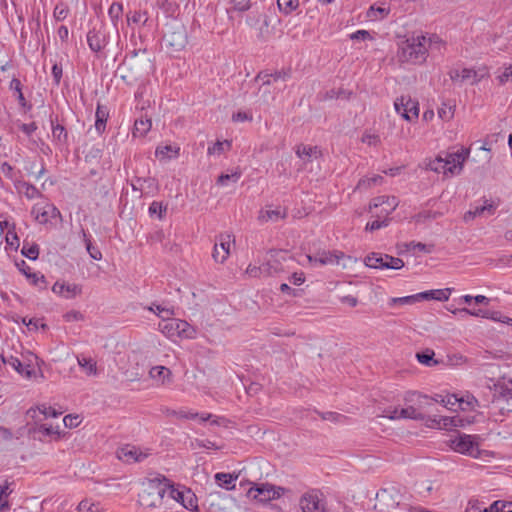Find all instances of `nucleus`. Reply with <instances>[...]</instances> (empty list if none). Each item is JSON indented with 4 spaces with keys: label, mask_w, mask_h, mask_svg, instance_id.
I'll list each match as a JSON object with an SVG mask.
<instances>
[{
    "label": "nucleus",
    "mask_w": 512,
    "mask_h": 512,
    "mask_svg": "<svg viewBox=\"0 0 512 512\" xmlns=\"http://www.w3.org/2000/svg\"><path fill=\"white\" fill-rule=\"evenodd\" d=\"M221 503H217V508L213 512H230L233 501L227 497H218Z\"/></svg>",
    "instance_id": "56"
},
{
    "label": "nucleus",
    "mask_w": 512,
    "mask_h": 512,
    "mask_svg": "<svg viewBox=\"0 0 512 512\" xmlns=\"http://www.w3.org/2000/svg\"><path fill=\"white\" fill-rule=\"evenodd\" d=\"M434 352L432 350H426L422 353H417L416 358L419 361V363L426 365V366H434L438 364V361L433 359Z\"/></svg>",
    "instance_id": "44"
},
{
    "label": "nucleus",
    "mask_w": 512,
    "mask_h": 512,
    "mask_svg": "<svg viewBox=\"0 0 512 512\" xmlns=\"http://www.w3.org/2000/svg\"><path fill=\"white\" fill-rule=\"evenodd\" d=\"M123 12V5L118 2H114L108 9V14L114 24L120 19Z\"/></svg>",
    "instance_id": "51"
},
{
    "label": "nucleus",
    "mask_w": 512,
    "mask_h": 512,
    "mask_svg": "<svg viewBox=\"0 0 512 512\" xmlns=\"http://www.w3.org/2000/svg\"><path fill=\"white\" fill-rule=\"evenodd\" d=\"M439 422L440 429H451L458 427L461 423V419L459 417L439 416Z\"/></svg>",
    "instance_id": "46"
},
{
    "label": "nucleus",
    "mask_w": 512,
    "mask_h": 512,
    "mask_svg": "<svg viewBox=\"0 0 512 512\" xmlns=\"http://www.w3.org/2000/svg\"><path fill=\"white\" fill-rule=\"evenodd\" d=\"M460 311L461 312H465V313H467V314H469L471 316L487 318V319H493V320H498L497 315L499 314L498 312H490V311L483 310V309H467V308H463Z\"/></svg>",
    "instance_id": "41"
},
{
    "label": "nucleus",
    "mask_w": 512,
    "mask_h": 512,
    "mask_svg": "<svg viewBox=\"0 0 512 512\" xmlns=\"http://www.w3.org/2000/svg\"><path fill=\"white\" fill-rule=\"evenodd\" d=\"M159 330L170 339L176 337L193 339L196 336V329L187 321L171 317L159 323Z\"/></svg>",
    "instance_id": "4"
},
{
    "label": "nucleus",
    "mask_w": 512,
    "mask_h": 512,
    "mask_svg": "<svg viewBox=\"0 0 512 512\" xmlns=\"http://www.w3.org/2000/svg\"><path fill=\"white\" fill-rule=\"evenodd\" d=\"M399 204L398 199L395 196H378L372 199L370 203V211L374 209H378L381 207V210L375 212V216L377 218H385L388 219V216L397 208Z\"/></svg>",
    "instance_id": "12"
},
{
    "label": "nucleus",
    "mask_w": 512,
    "mask_h": 512,
    "mask_svg": "<svg viewBox=\"0 0 512 512\" xmlns=\"http://www.w3.org/2000/svg\"><path fill=\"white\" fill-rule=\"evenodd\" d=\"M232 148V140L230 139H217L212 145L208 146V155L220 156L221 154L230 151Z\"/></svg>",
    "instance_id": "29"
},
{
    "label": "nucleus",
    "mask_w": 512,
    "mask_h": 512,
    "mask_svg": "<svg viewBox=\"0 0 512 512\" xmlns=\"http://www.w3.org/2000/svg\"><path fill=\"white\" fill-rule=\"evenodd\" d=\"M5 239H6V243L10 247L17 248L19 246V239H18V236H17V233H16V229H14L13 227H12L11 230H8L6 232Z\"/></svg>",
    "instance_id": "60"
},
{
    "label": "nucleus",
    "mask_w": 512,
    "mask_h": 512,
    "mask_svg": "<svg viewBox=\"0 0 512 512\" xmlns=\"http://www.w3.org/2000/svg\"><path fill=\"white\" fill-rule=\"evenodd\" d=\"M214 477L215 481L220 487H223L227 490L233 489L235 487L237 476H233L230 473H216Z\"/></svg>",
    "instance_id": "34"
},
{
    "label": "nucleus",
    "mask_w": 512,
    "mask_h": 512,
    "mask_svg": "<svg viewBox=\"0 0 512 512\" xmlns=\"http://www.w3.org/2000/svg\"><path fill=\"white\" fill-rule=\"evenodd\" d=\"M147 19H148L147 13L143 12L141 10L134 11L127 16L128 23H134V24H144V23H146Z\"/></svg>",
    "instance_id": "53"
},
{
    "label": "nucleus",
    "mask_w": 512,
    "mask_h": 512,
    "mask_svg": "<svg viewBox=\"0 0 512 512\" xmlns=\"http://www.w3.org/2000/svg\"><path fill=\"white\" fill-rule=\"evenodd\" d=\"M279 78H280V76L278 74H274V75H270V74L262 75V74H259L257 76V80L262 81V85L260 86L259 90L262 91L263 93L268 92L269 86L273 82L277 81Z\"/></svg>",
    "instance_id": "43"
},
{
    "label": "nucleus",
    "mask_w": 512,
    "mask_h": 512,
    "mask_svg": "<svg viewBox=\"0 0 512 512\" xmlns=\"http://www.w3.org/2000/svg\"><path fill=\"white\" fill-rule=\"evenodd\" d=\"M107 117H108V113H107L106 109L101 106H98L97 110H96V122H95L96 128L105 126Z\"/></svg>",
    "instance_id": "54"
},
{
    "label": "nucleus",
    "mask_w": 512,
    "mask_h": 512,
    "mask_svg": "<svg viewBox=\"0 0 512 512\" xmlns=\"http://www.w3.org/2000/svg\"><path fill=\"white\" fill-rule=\"evenodd\" d=\"M450 294L451 290L449 288H446L421 292L418 293V296H420V300L434 299L438 301H447L450 297Z\"/></svg>",
    "instance_id": "30"
},
{
    "label": "nucleus",
    "mask_w": 512,
    "mask_h": 512,
    "mask_svg": "<svg viewBox=\"0 0 512 512\" xmlns=\"http://www.w3.org/2000/svg\"><path fill=\"white\" fill-rule=\"evenodd\" d=\"M148 310L155 313L157 316L162 317L163 321L167 320L168 317L174 315V311L167 307H162L161 305L152 304L148 307Z\"/></svg>",
    "instance_id": "45"
},
{
    "label": "nucleus",
    "mask_w": 512,
    "mask_h": 512,
    "mask_svg": "<svg viewBox=\"0 0 512 512\" xmlns=\"http://www.w3.org/2000/svg\"><path fill=\"white\" fill-rule=\"evenodd\" d=\"M52 291L66 299H72L81 294L82 288L78 284H66L64 282L57 281L54 283Z\"/></svg>",
    "instance_id": "18"
},
{
    "label": "nucleus",
    "mask_w": 512,
    "mask_h": 512,
    "mask_svg": "<svg viewBox=\"0 0 512 512\" xmlns=\"http://www.w3.org/2000/svg\"><path fill=\"white\" fill-rule=\"evenodd\" d=\"M241 177V172L236 170L231 174H221L218 177V184L225 185L227 181L232 180L233 182H237Z\"/></svg>",
    "instance_id": "59"
},
{
    "label": "nucleus",
    "mask_w": 512,
    "mask_h": 512,
    "mask_svg": "<svg viewBox=\"0 0 512 512\" xmlns=\"http://www.w3.org/2000/svg\"><path fill=\"white\" fill-rule=\"evenodd\" d=\"M470 150L459 147L445 153V156H437L426 163V168L446 177L455 176L461 173L463 165L469 156Z\"/></svg>",
    "instance_id": "2"
},
{
    "label": "nucleus",
    "mask_w": 512,
    "mask_h": 512,
    "mask_svg": "<svg viewBox=\"0 0 512 512\" xmlns=\"http://www.w3.org/2000/svg\"><path fill=\"white\" fill-rule=\"evenodd\" d=\"M233 9L236 11H246L251 7V0H229Z\"/></svg>",
    "instance_id": "61"
},
{
    "label": "nucleus",
    "mask_w": 512,
    "mask_h": 512,
    "mask_svg": "<svg viewBox=\"0 0 512 512\" xmlns=\"http://www.w3.org/2000/svg\"><path fill=\"white\" fill-rule=\"evenodd\" d=\"M161 481H156V477L149 481L148 489L139 495V503L148 508L157 507L161 504L162 499L166 495V488Z\"/></svg>",
    "instance_id": "6"
},
{
    "label": "nucleus",
    "mask_w": 512,
    "mask_h": 512,
    "mask_svg": "<svg viewBox=\"0 0 512 512\" xmlns=\"http://www.w3.org/2000/svg\"><path fill=\"white\" fill-rule=\"evenodd\" d=\"M234 238L230 234H220L214 245L212 257L217 263H224L230 255L231 243Z\"/></svg>",
    "instance_id": "14"
},
{
    "label": "nucleus",
    "mask_w": 512,
    "mask_h": 512,
    "mask_svg": "<svg viewBox=\"0 0 512 512\" xmlns=\"http://www.w3.org/2000/svg\"><path fill=\"white\" fill-rule=\"evenodd\" d=\"M458 396L455 394L441 397V404L449 410H455V406L458 405Z\"/></svg>",
    "instance_id": "55"
},
{
    "label": "nucleus",
    "mask_w": 512,
    "mask_h": 512,
    "mask_svg": "<svg viewBox=\"0 0 512 512\" xmlns=\"http://www.w3.org/2000/svg\"><path fill=\"white\" fill-rule=\"evenodd\" d=\"M295 152L299 158L306 162L311 161L312 158H317L320 155V151L316 146L304 144L298 145Z\"/></svg>",
    "instance_id": "31"
},
{
    "label": "nucleus",
    "mask_w": 512,
    "mask_h": 512,
    "mask_svg": "<svg viewBox=\"0 0 512 512\" xmlns=\"http://www.w3.org/2000/svg\"><path fill=\"white\" fill-rule=\"evenodd\" d=\"M278 271V263L276 261H274V263L268 261L267 263H264L259 267L249 265L246 269V273L250 277L270 276L277 273Z\"/></svg>",
    "instance_id": "19"
},
{
    "label": "nucleus",
    "mask_w": 512,
    "mask_h": 512,
    "mask_svg": "<svg viewBox=\"0 0 512 512\" xmlns=\"http://www.w3.org/2000/svg\"><path fill=\"white\" fill-rule=\"evenodd\" d=\"M277 6L281 13L291 14L299 6V0H277Z\"/></svg>",
    "instance_id": "38"
},
{
    "label": "nucleus",
    "mask_w": 512,
    "mask_h": 512,
    "mask_svg": "<svg viewBox=\"0 0 512 512\" xmlns=\"http://www.w3.org/2000/svg\"><path fill=\"white\" fill-rule=\"evenodd\" d=\"M429 40L423 34H413L397 44V60L401 64L421 65L428 56Z\"/></svg>",
    "instance_id": "1"
},
{
    "label": "nucleus",
    "mask_w": 512,
    "mask_h": 512,
    "mask_svg": "<svg viewBox=\"0 0 512 512\" xmlns=\"http://www.w3.org/2000/svg\"><path fill=\"white\" fill-rule=\"evenodd\" d=\"M394 108L396 113L409 123L419 117V102L408 94L397 97L394 101Z\"/></svg>",
    "instance_id": "7"
},
{
    "label": "nucleus",
    "mask_w": 512,
    "mask_h": 512,
    "mask_svg": "<svg viewBox=\"0 0 512 512\" xmlns=\"http://www.w3.org/2000/svg\"><path fill=\"white\" fill-rule=\"evenodd\" d=\"M478 439V436L459 434L449 439L448 445L454 452L478 459L485 453L479 448Z\"/></svg>",
    "instance_id": "3"
},
{
    "label": "nucleus",
    "mask_w": 512,
    "mask_h": 512,
    "mask_svg": "<svg viewBox=\"0 0 512 512\" xmlns=\"http://www.w3.org/2000/svg\"><path fill=\"white\" fill-rule=\"evenodd\" d=\"M23 266L24 267L21 269V271L31 281L33 285L37 286L45 283V278L43 275L33 272L32 269L29 266H27L24 261Z\"/></svg>",
    "instance_id": "40"
},
{
    "label": "nucleus",
    "mask_w": 512,
    "mask_h": 512,
    "mask_svg": "<svg viewBox=\"0 0 512 512\" xmlns=\"http://www.w3.org/2000/svg\"><path fill=\"white\" fill-rule=\"evenodd\" d=\"M450 78L454 82L460 83L469 81L473 84L480 81V77L478 76L477 72L470 68L454 69L450 72Z\"/></svg>",
    "instance_id": "22"
},
{
    "label": "nucleus",
    "mask_w": 512,
    "mask_h": 512,
    "mask_svg": "<svg viewBox=\"0 0 512 512\" xmlns=\"http://www.w3.org/2000/svg\"><path fill=\"white\" fill-rule=\"evenodd\" d=\"M156 481H161L166 488V495L181 503L186 509L193 510L197 507L195 495L189 489L176 487L174 483L165 476H156Z\"/></svg>",
    "instance_id": "5"
},
{
    "label": "nucleus",
    "mask_w": 512,
    "mask_h": 512,
    "mask_svg": "<svg viewBox=\"0 0 512 512\" xmlns=\"http://www.w3.org/2000/svg\"><path fill=\"white\" fill-rule=\"evenodd\" d=\"M402 501V494L395 486L381 488L376 494V506L383 512L397 508Z\"/></svg>",
    "instance_id": "8"
},
{
    "label": "nucleus",
    "mask_w": 512,
    "mask_h": 512,
    "mask_svg": "<svg viewBox=\"0 0 512 512\" xmlns=\"http://www.w3.org/2000/svg\"><path fill=\"white\" fill-rule=\"evenodd\" d=\"M149 378L152 379L156 386H167L173 381V375L169 368L165 366H153L149 370Z\"/></svg>",
    "instance_id": "17"
},
{
    "label": "nucleus",
    "mask_w": 512,
    "mask_h": 512,
    "mask_svg": "<svg viewBox=\"0 0 512 512\" xmlns=\"http://www.w3.org/2000/svg\"><path fill=\"white\" fill-rule=\"evenodd\" d=\"M418 300H420V296H418V293H417L415 295H410V296L391 298L389 301V305L393 306L396 304H399V305L413 304Z\"/></svg>",
    "instance_id": "48"
},
{
    "label": "nucleus",
    "mask_w": 512,
    "mask_h": 512,
    "mask_svg": "<svg viewBox=\"0 0 512 512\" xmlns=\"http://www.w3.org/2000/svg\"><path fill=\"white\" fill-rule=\"evenodd\" d=\"M87 42L89 44V47L95 52L100 51L102 49V44L95 33H88Z\"/></svg>",
    "instance_id": "62"
},
{
    "label": "nucleus",
    "mask_w": 512,
    "mask_h": 512,
    "mask_svg": "<svg viewBox=\"0 0 512 512\" xmlns=\"http://www.w3.org/2000/svg\"><path fill=\"white\" fill-rule=\"evenodd\" d=\"M166 210L167 206L163 205L162 202L158 201H153L149 206V214L151 216L157 214L159 219H162L164 217Z\"/></svg>",
    "instance_id": "52"
},
{
    "label": "nucleus",
    "mask_w": 512,
    "mask_h": 512,
    "mask_svg": "<svg viewBox=\"0 0 512 512\" xmlns=\"http://www.w3.org/2000/svg\"><path fill=\"white\" fill-rule=\"evenodd\" d=\"M497 80L500 84L512 82V62L505 63L498 71Z\"/></svg>",
    "instance_id": "37"
},
{
    "label": "nucleus",
    "mask_w": 512,
    "mask_h": 512,
    "mask_svg": "<svg viewBox=\"0 0 512 512\" xmlns=\"http://www.w3.org/2000/svg\"><path fill=\"white\" fill-rule=\"evenodd\" d=\"M135 128L139 127H146L151 128L152 127V119L147 113H141L139 117L135 119L134 123Z\"/></svg>",
    "instance_id": "57"
},
{
    "label": "nucleus",
    "mask_w": 512,
    "mask_h": 512,
    "mask_svg": "<svg viewBox=\"0 0 512 512\" xmlns=\"http://www.w3.org/2000/svg\"><path fill=\"white\" fill-rule=\"evenodd\" d=\"M285 489L270 483L254 484L249 488L247 495L259 502H269L280 498Z\"/></svg>",
    "instance_id": "9"
},
{
    "label": "nucleus",
    "mask_w": 512,
    "mask_h": 512,
    "mask_svg": "<svg viewBox=\"0 0 512 512\" xmlns=\"http://www.w3.org/2000/svg\"><path fill=\"white\" fill-rule=\"evenodd\" d=\"M364 264L369 268L384 269V254L373 252L365 257Z\"/></svg>",
    "instance_id": "35"
},
{
    "label": "nucleus",
    "mask_w": 512,
    "mask_h": 512,
    "mask_svg": "<svg viewBox=\"0 0 512 512\" xmlns=\"http://www.w3.org/2000/svg\"><path fill=\"white\" fill-rule=\"evenodd\" d=\"M404 267V261L400 258L384 254V269L399 270Z\"/></svg>",
    "instance_id": "42"
},
{
    "label": "nucleus",
    "mask_w": 512,
    "mask_h": 512,
    "mask_svg": "<svg viewBox=\"0 0 512 512\" xmlns=\"http://www.w3.org/2000/svg\"><path fill=\"white\" fill-rule=\"evenodd\" d=\"M31 214L35 220L40 224H46L51 219H55L60 216L59 210L50 203H37L32 207Z\"/></svg>",
    "instance_id": "15"
},
{
    "label": "nucleus",
    "mask_w": 512,
    "mask_h": 512,
    "mask_svg": "<svg viewBox=\"0 0 512 512\" xmlns=\"http://www.w3.org/2000/svg\"><path fill=\"white\" fill-rule=\"evenodd\" d=\"M6 365H9L13 368L20 376L30 379L35 373L34 369L30 364H26L20 361L19 358L14 356L7 357Z\"/></svg>",
    "instance_id": "23"
},
{
    "label": "nucleus",
    "mask_w": 512,
    "mask_h": 512,
    "mask_svg": "<svg viewBox=\"0 0 512 512\" xmlns=\"http://www.w3.org/2000/svg\"><path fill=\"white\" fill-rule=\"evenodd\" d=\"M319 415L323 420L331 422H343L346 419L344 415L337 412H323L319 413Z\"/></svg>",
    "instance_id": "58"
},
{
    "label": "nucleus",
    "mask_w": 512,
    "mask_h": 512,
    "mask_svg": "<svg viewBox=\"0 0 512 512\" xmlns=\"http://www.w3.org/2000/svg\"><path fill=\"white\" fill-rule=\"evenodd\" d=\"M510 412V410H506L505 407L499 406L498 404L492 401L488 405V418L496 423L503 422L505 417L508 416Z\"/></svg>",
    "instance_id": "27"
},
{
    "label": "nucleus",
    "mask_w": 512,
    "mask_h": 512,
    "mask_svg": "<svg viewBox=\"0 0 512 512\" xmlns=\"http://www.w3.org/2000/svg\"><path fill=\"white\" fill-rule=\"evenodd\" d=\"M35 431L43 436L53 437L58 439L60 437L59 426H52L47 424H39L36 426Z\"/></svg>",
    "instance_id": "36"
},
{
    "label": "nucleus",
    "mask_w": 512,
    "mask_h": 512,
    "mask_svg": "<svg viewBox=\"0 0 512 512\" xmlns=\"http://www.w3.org/2000/svg\"><path fill=\"white\" fill-rule=\"evenodd\" d=\"M406 404H413L419 411L432 405V398L416 391H409L404 396Z\"/></svg>",
    "instance_id": "20"
},
{
    "label": "nucleus",
    "mask_w": 512,
    "mask_h": 512,
    "mask_svg": "<svg viewBox=\"0 0 512 512\" xmlns=\"http://www.w3.org/2000/svg\"><path fill=\"white\" fill-rule=\"evenodd\" d=\"M287 217V210L285 208L277 207L272 209L271 207H266L265 209H261L258 215V219L261 222L273 221L276 222L280 219H284Z\"/></svg>",
    "instance_id": "24"
},
{
    "label": "nucleus",
    "mask_w": 512,
    "mask_h": 512,
    "mask_svg": "<svg viewBox=\"0 0 512 512\" xmlns=\"http://www.w3.org/2000/svg\"><path fill=\"white\" fill-rule=\"evenodd\" d=\"M398 414L394 416V418L399 419H412V420H423L425 419V413L419 411L413 404L407 406L406 408H399Z\"/></svg>",
    "instance_id": "28"
},
{
    "label": "nucleus",
    "mask_w": 512,
    "mask_h": 512,
    "mask_svg": "<svg viewBox=\"0 0 512 512\" xmlns=\"http://www.w3.org/2000/svg\"><path fill=\"white\" fill-rule=\"evenodd\" d=\"M490 512H512V502L497 500L489 506Z\"/></svg>",
    "instance_id": "47"
},
{
    "label": "nucleus",
    "mask_w": 512,
    "mask_h": 512,
    "mask_svg": "<svg viewBox=\"0 0 512 512\" xmlns=\"http://www.w3.org/2000/svg\"><path fill=\"white\" fill-rule=\"evenodd\" d=\"M174 415L179 419H190V420L198 419L201 422H206V421L210 420L212 417V414H210V413L199 414L197 412L190 411V410L189 411L180 410L178 412H174Z\"/></svg>",
    "instance_id": "33"
},
{
    "label": "nucleus",
    "mask_w": 512,
    "mask_h": 512,
    "mask_svg": "<svg viewBox=\"0 0 512 512\" xmlns=\"http://www.w3.org/2000/svg\"><path fill=\"white\" fill-rule=\"evenodd\" d=\"M77 362L80 368L83 370V372L91 377L98 376L99 370L97 367V362L95 359H93L90 356H86L84 354H80L77 356Z\"/></svg>",
    "instance_id": "25"
},
{
    "label": "nucleus",
    "mask_w": 512,
    "mask_h": 512,
    "mask_svg": "<svg viewBox=\"0 0 512 512\" xmlns=\"http://www.w3.org/2000/svg\"><path fill=\"white\" fill-rule=\"evenodd\" d=\"M69 12V8L66 4L59 3L54 8L53 17L56 21H63L68 17Z\"/></svg>",
    "instance_id": "49"
},
{
    "label": "nucleus",
    "mask_w": 512,
    "mask_h": 512,
    "mask_svg": "<svg viewBox=\"0 0 512 512\" xmlns=\"http://www.w3.org/2000/svg\"><path fill=\"white\" fill-rule=\"evenodd\" d=\"M492 402L512 411V381L499 382L495 385Z\"/></svg>",
    "instance_id": "13"
},
{
    "label": "nucleus",
    "mask_w": 512,
    "mask_h": 512,
    "mask_svg": "<svg viewBox=\"0 0 512 512\" xmlns=\"http://www.w3.org/2000/svg\"><path fill=\"white\" fill-rule=\"evenodd\" d=\"M180 147L177 145H161L156 148L155 155L160 160H171L179 156Z\"/></svg>",
    "instance_id": "26"
},
{
    "label": "nucleus",
    "mask_w": 512,
    "mask_h": 512,
    "mask_svg": "<svg viewBox=\"0 0 512 512\" xmlns=\"http://www.w3.org/2000/svg\"><path fill=\"white\" fill-rule=\"evenodd\" d=\"M466 512H490L483 501L472 499L468 502Z\"/></svg>",
    "instance_id": "50"
},
{
    "label": "nucleus",
    "mask_w": 512,
    "mask_h": 512,
    "mask_svg": "<svg viewBox=\"0 0 512 512\" xmlns=\"http://www.w3.org/2000/svg\"><path fill=\"white\" fill-rule=\"evenodd\" d=\"M152 454V450L147 447L126 444L120 447L117 452V458L128 464L142 462Z\"/></svg>",
    "instance_id": "11"
},
{
    "label": "nucleus",
    "mask_w": 512,
    "mask_h": 512,
    "mask_svg": "<svg viewBox=\"0 0 512 512\" xmlns=\"http://www.w3.org/2000/svg\"><path fill=\"white\" fill-rule=\"evenodd\" d=\"M382 180V177L379 175L370 177V178H363L359 180L357 187L358 188H369L373 185H375L378 181Z\"/></svg>",
    "instance_id": "64"
},
{
    "label": "nucleus",
    "mask_w": 512,
    "mask_h": 512,
    "mask_svg": "<svg viewBox=\"0 0 512 512\" xmlns=\"http://www.w3.org/2000/svg\"><path fill=\"white\" fill-rule=\"evenodd\" d=\"M458 400V406L462 410H474L476 406H479L478 400L471 394L458 397Z\"/></svg>",
    "instance_id": "39"
},
{
    "label": "nucleus",
    "mask_w": 512,
    "mask_h": 512,
    "mask_svg": "<svg viewBox=\"0 0 512 512\" xmlns=\"http://www.w3.org/2000/svg\"><path fill=\"white\" fill-rule=\"evenodd\" d=\"M14 186L17 193L28 200L42 197V193L34 185L24 180H15Z\"/></svg>",
    "instance_id": "21"
},
{
    "label": "nucleus",
    "mask_w": 512,
    "mask_h": 512,
    "mask_svg": "<svg viewBox=\"0 0 512 512\" xmlns=\"http://www.w3.org/2000/svg\"><path fill=\"white\" fill-rule=\"evenodd\" d=\"M455 103L452 100L443 101L438 109V117L443 123L449 122L455 113Z\"/></svg>",
    "instance_id": "32"
},
{
    "label": "nucleus",
    "mask_w": 512,
    "mask_h": 512,
    "mask_svg": "<svg viewBox=\"0 0 512 512\" xmlns=\"http://www.w3.org/2000/svg\"><path fill=\"white\" fill-rule=\"evenodd\" d=\"M388 222H389L388 219L383 218V220H380V218H379V219L374 220L372 222H368L366 224L365 229L367 231H375V230H378V229H380L382 227H386L388 225Z\"/></svg>",
    "instance_id": "63"
},
{
    "label": "nucleus",
    "mask_w": 512,
    "mask_h": 512,
    "mask_svg": "<svg viewBox=\"0 0 512 512\" xmlns=\"http://www.w3.org/2000/svg\"><path fill=\"white\" fill-rule=\"evenodd\" d=\"M302 512H327L323 493L318 489L306 491L299 499Z\"/></svg>",
    "instance_id": "10"
},
{
    "label": "nucleus",
    "mask_w": 512,
    "mask_h": 512,
    "mask_svg": "<svg viewBox=\"0 0 512 512\" xmlns=\"http://www.w3.org/2000/svg\"><path fill=\"white\" fill-rule=\"evenodd\" d=\"M344 253L340 251H319L315 255H307V260L310 264L315 265H335L344 258Z\"/></svg>",
    "instance_id": "16"
}]
</instances>
